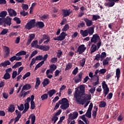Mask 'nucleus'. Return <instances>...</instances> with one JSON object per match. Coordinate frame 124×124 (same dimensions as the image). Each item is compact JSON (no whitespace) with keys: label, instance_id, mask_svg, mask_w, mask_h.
Listing matches in <instances>:
<instances>
[{"label":"nucleus","instance_id":"obj_1","mask_svg":"<svg viewBox=\"0 0 124 124\" xmlns=\"http://www.w3.org/2000/svg\"><path fill=\"white\" fill-rule=\"evenodd\" d=\"M85 88H86V85L82 84L80 85L78 88H75L74 97L76 101H79L80 99L83 97V95H85Z\"/></svg>","mask_w":124,"mask_h":124},{"label":"nucleus","instance_id":"obj_2","mask_svg":"<svg viewBox=\"0 0 124 124\" xmlns=\"http://www.w3.org/2000/svg\"><path fill=\"white\" fill-rule=\"evenodd\" d=\"M59 104H60V108L62 110H66L68 107H69V103H68V100L66 98H63L59 101Z\"/></svg>","mask_w":124,"mask_h":124},{"label":"nucleus","instance_id":"obj_3","mask_svg":"<svg viewBox=\"0 0 124 124\" xmlns=\"http://www.w3.org/2000/svg\"><path fill=\"white\" fill-rule=\"evenodd\" d=\"M83 99H81V98H79V101H77V102H78L79 104L84 105L86 102L87 101H90L89 100H91V99H92V95H91V94H86L83 97Z\"/></svg>","mask_w":124,"mask_h":124},{"label":"nucleus","instance_id":"obj_4","mask_svg":"<svg viewBox=\"0 0 124 124\" xmlns=\"http://www.w3.org/2000/svg\"><path fill=\"white\" fill-rule=\"evenodd\" d=\"M102 87L103 88V90H104V93L105 97H106V95L109 93V88L108 87V85L107 84H106V82L105 81H103L102 82Z\"/></svg>","mask_w":124,"mask_h":124},{"label":"nucleus","instance_id":"obj_5","mask_svg":"<svg viewBox=\"0 0 124 124\" xmlns=\"http://www.w3.org/2000/svg\"><path fill=\"white\" fill-rule=\"evenodd\" d=\"M35 26V19H32L29 22H28L25 26L27 30H31Z\"/></svg>","mask_w":124,"mask_h":124},{"label":"nucleus","instance_id":"obj_6","mask_svg":"<svg viewBox=\"0 0 124 124\" xmlns=\"http://www.w3.org/2000/svg\"><path fill=\"white\" fill-rule=\"evenodd\" d=\"M107 0V1H109L108 2H106L105 3V5L107 7H113L114 5L115 4V2L120 1V0Z\"/></svg>","mask_w":124,"mask_h":124},{"label":"nucleus","instance_id":"obj_7","mask_svg":"<svg viewBox=\"0 0 124 124\" xmlns=\"http://www.w3.org/2000/svg\"><path fill=\"white\" fill-rule=\"evenodd\" d=\"M93 105L92 104V103H91L85 115V117H87V118H92V110H93Z\"/></svg>","mask_w":124,"mask_h":124},{"label":"nucleus","instance_id":"obj_8","mask_svg":"<svg viewBox=\"0 0 124 124\" xmlns=\"http://www.w3.org/2000/svg\"><path fill=\"white\" fill-rule=\"evenodd\" d=\"M30 102H31V97H28L26 100V103L24 104L25 108L22 112V114H25L29 110L30 108Z\"/></svg>","mask_w":124,"mask_h":124},{"label":"nucleus","instance_id":"obj_9","mask_svg":"<svg viewBox=\"0 0 124 124\" xmlns=\"http://www.w3.org/2000/svg\"><path fill=\"white\" fill-rule=\"evenodd\" d=\"M87 50V47L85 46V45H81L79 46L77 50V52L78 53V55L83 54Z\"/></svg>","mask_w":124,"mask_h":124},{"label":"nucleus","instance_id":"obj_10","mask_svg":"<svg viewBox=\"0 0 124 124\" xmlns=\"http://www.w3.org/2000/svg\"><path fill=\"white\" fill-rule=\"evenodd\" d=\"M100 39V38L99 37V36H98V34H93L92 37L91 39V42H92V43H97V42L99 41Z\"/></svg>","mask_w":124,"mask_h":124},{"label":"nucleus","instance_id":"obj_11","mask_svg":"<svg viewBox=\"0 0 124 124\" xmlns=\"http://www.w3.org/2000/svg\"><path fill=\"white\" fill-rule=\"evenodd\" d=\"M67 34L64 32H62L60 35L57 37L56 38H54V40H58V41H62L65 38V36H66Z\"/></svg>","mask_w":124,"mask_h":124},{"label":"nucleus","instance_id":"obj_12","mask_svg":"<svg viewBox=\"0 0 124 124\" xmlns=\"http://www.w3.org/2000/svg\"><path fill=\"white\" fill-rule=\"evenodd\" d=\"M35 37V34L34 33H32L29 35V39L27 40V42L26 43V45L27 46H29L31 43V41L34 39V38Z\"/></svg>","mask_w":124,"mask_h":124},{"label":"nucleus","instance_id":"obj_13","mask_svg":"<svg viewBox=\"0 0 124 124\" xmlns=\"http://www.w3.org/2000/svg\"><path fill=\"white\" fill-rule=\"evenodd\" d=\"M82 76H83V73L80 72L78 74V76H77V78H76L74 79V80L75 83H76V84L79 83V82H81V81H82Z\"/></svg>","mask_w":124,"mask_h":124},{"label":"nucleus","instance_id":"obj_14","mask_svg":"<svg viewBox=\"0 0 124 124\" xmlns=\"http://www.w3.org/2000/svg\"><path fill=\"white\" fill-rule=\"evenodd\" d=\"M78 114L77 111H74L69 115V120H75V119L78 117Z\"/></svg>","mask_w":124,"mask_h":124},{"label":"nucleus","instance_id":"obj_15","mask_svg":"<svg viewBox=\"0 0 124 124\" xmlns=\"http://www.w3.org/2000/svg\"><path fill=\"white\" fill-rule=\"evenodd\" d=\"M115 77L117 78V82H119V80L121 78V69L119 68L116 69V76Z\"/></svg>","mask_w":124,"mask_h":124},{"label":"nucleus","instance_id":"obj_16","mask_svg":"<svg viewBox=\"0 0 124 124\" xmlns=\"http://www.w3.org/2000/svg\"><path fill=\"white\" fill-rule=\"evenodd\" d=\"M83 20L85 22L87 27L93 26V20L87 18H84Z\"/></svg>","mask_w":124,"mask_h":124},{"label":"nucleus","instance_id":"obj_17","mask_svg":"<svg viewBox=\"0 0 124 124\" xmlns=\"http://www.w3.org/2000/svg\"><path fill=\"white\" fill-rule=\"evenodd\" d=\"M7 11L9 13V15H10L11 16H15L17 15V13H16L15 11L12 9H8Z\"/></svg>","mask_w":124,"mask_h":124},{"label":"nucleus","instance_id":"obj_18","mask_svg":"<svg viewBox=\"0 0 124 124\" xmlns=\"http://www.w3.org/2000/svg\"><path fill=\"white\" fill-rule=\"evenodd\" d=\"M49 69H47L51 74H53V72L57 69V66L55 64H52L49 66Z\"/></svg>","mask_w":124,"mask_h":124},{"label":"nucleus","instance_id":"obj_19","mask_svg":"<svg viewBox=\"0 0 124 124\" xmlns=\"http://www.w3.org/2000/svg\"><path fill=\"white\" fill-rule=\"evenodd\" d=\"M88 34L90 35H93V32H94V28L93 27H91L86 29Z\"/></svg>","mask_w":124,"mask_h":124},{"label":"nucleus","instance_id":"obj_20","mask_svg":"<svg viewBox=\"0 0 124 124\" xmlns=\"http://www.w3.org/2000/svg\"><path fill=\"white\" fill-rule=\"evenodd\" d=\"M44 40H46L44 43V44H47L50 41V36L47 34H44L43 36Z\"/></svg>","mask_w":124,"mask_h":124},{"label":"nucleus","instance_id":"obj_21","mask_svg":"<svg viewBox=\"0 0 124 124\" xmlns=\"http://www.w3.org/2000/svg\"><path fill=\"white\" fill-rule=\"evenodd\" d=\"M62 13L63 17H67V16H69L70 14H71V12H70V10H62Z\"/></svg>","mask_w":124,"mask_h":124},{"label":"nucleus","instance_id":"obj_22","mask_svg":"<svg viewBox=\"0 0 124 124\" xmlns=\"http://www.w3.org/2000/svg\"><path fill=\"white\" fill-rule=\"evenodd\" d=\"M80 33L83 37H86V36H88V35H89L87 29L85 30H80Z\"/></svg>","mask_w":124,"mask_h":124},{"label":"nucleus","instance_id":"obj_23","mask_svg":"<svg viewBox=\"0 0 124 124\" xmlns=\"http://www.w3.org/2000/svg\"><path fill=\"white\" fill-rule=\"evenodd\" d=\"M50 84V80L49 79L46 78L44 79L43 82H42V85L44 87H46L47 85H49Z\"/></svg>","mask_w":124,"mask_h":124},{"label":"nucleus","instance_id":"obj_24","mask_svg":"<svg viewBox=\"0 0 124 124\" xmlns=\"http://www.w3.org/2000/svg\"><path fill=\"white\" fill-rule=\"evenodd\" d=\"M57 93V91L54 89H52L47 92V94H48L50 97H52L53 95Z\"/></svg>","mask_w":124,"mask_h":124},{"label":"nucleus","instance_id":"obj_25","mask_svg":"<svg viewBox=\"0 0 124 124\" xmlns=\"http://www.w3.org/2000/svg\"><path fill=\"white\" fill-rule=\"evenodd\" d=\"M111 60V57H107L106 59L103 60V65H107L109 63V61Z\"/></svg>","mask_w":124,"mask_h":124},{"label":"nucleus","instance_id":"obj_26","mask_svg":"<svg viewBox=\"0 0 124 124\" xmlns=\"http://www.w3.org/2000/svg\"><path fill=\"white\" fill-rule=\"evenodd\" d=\"M98 108L96 106L94 107V110H93L92 112V116L93 117L94 119H95L96 118V114L97 113V109Z\"/></svg>","mask_w":124,"mask_h":124},{"label":"nucleus","instance_id":"obj_27","mask_svg":"<svg viewBox=\"0 0 124 124\" xmlns=\"http://www.w3.org/2000/svg\"><path fill=\"white\" fill-rule=\"evenodd\" d=\"M31 88V86L29 84H26L23 86L22 90V91H28L30 90Z\"/></svg>","mask_w":124,"mask_h":124},{"label":"nucleus","instance_id":"obj_28","mask_svg":"<svg viewBox=\"0 0 124 124\" xmlns=\"http://www.w3.org/2000/svg\"><path fill=\"white\" fill-rule=\"evenodd\" d=\"M97 48V47L96 46V45L94 44L92 45L90 49L91 54H93V53H94V52L96 51Z\"/></svg>","mask_w":124,"mask_h":124},{"label":"nucleus","instance_id":"obj_29","mask_svg":"<svg viewBox=\"0 0 124 124\" xmlns=\"http://www.w3.org/2000/svg\"><path fill=\"white\" fill-rule=\"evenodd\" d=\"M15 111V107L14 105H11L8 108V112L13 113Z\"/></svg>","mask_w":124,"mask_h":124},{"label":"nucleus","instance_id":"obj_30","mask_svg":"<svg viewBox=\"0 0 124 124\" xmlns=\"http://www.w3.org/2000/svg\"><path fill=\"white\" fill-rule=\"evenodd\" d=\"M11 20H12L11 18L9 17V16H7L5 21V23L8 26H10L11 25Z\"/></svg>","mask_w":124,"mask_h":124},{"label":"nucleus","instance_id":"obj_31","mask_svg":"<svg viewBox=\"0 0 124 124\" xmlns=\"http://www.w3.org/2000/svg\"><path fill=\"white\" fill-rule=\"evenodd\" d=\"M98 19H100V16L98 15H93L92 16V21H96L98 20Z\"/></svg>","mask_w":124,"mask_h":124},{"label":"nucleus","instance_id":"obj_32","mask_svg":"<svg viewBox=\"0 0 124 124\" xmlns=\"http://www.w3.org/2000/svg\"><path fill=\"white\" fill-rule=\"evenodd\" d=\"M40 83H41V81H40V79H39V78H37L35 86V89H36V90H37V88H38V86H39V85H40Z\"/></svg>","mask_w":124,"mask_h":124},{"label":"nucleus","instance_id":"obj_33","mask_svg":"<svg viewBox=\"0 0 124 124\" xmlns=\"http://www.w3.org/2000/svg\"><path fill=\"white\" fill-rule=\"evenodd\" d=\"M10 74H9V73H6L4 75L3 78L4 79V80H8V79H10Z\"/></svg>","mask_w":124,"mask_h":124},{"label":"nucleus","instance_id":"obj_34","mask_svg":"<svg viewBox=\"0 0 124 124\" xmlns=\"http://www.w3.org/2000/svg\"><path fill=\"white\" fill-rule=\"evenodd\" d=\"M71 67H72V64L71 63H68L66 65L65 71H67V70L71 69Z\"/></svg>","mask_w":124,"mask_h":124},{"label":"nucleus","instance_id":"obj_35","mask_svg":"<svg viewBox=\"0 0 124 124\" xmlns=\"http://www.w3.org/2000/svg\"><path fill=\"white\" fill-rule=\"evenodd\" d=\"M21 65H22V62H16V64L13 66L12 68H17V67L21 66Z\"/></svg>","mask_w":124,"mask_h":124},{"label":"nucleus","instance_id":"obj_36","mask_svg":"<svg viewBox=\"0 0 124 124\" xmlns=\"http://www.w3.org/2000/svg\"><path fill=\"white\" fill-rule=\"evenodd\" d=\"M101 62H102L105 57L107 56V54L105 52H103L101 53Z\"/></svg>","mask_w":124,"mask_h":124},{"label":"nucleus","instance_id":"obj_37","mask_svg":"<svg viewBox=\"0 0 124 124\" xmlns=\"http://www.w3.org/2000/svg\"><path fill=\"white\" fill-rule=\"evenodd\" d=\"M59 120V117L57 116L56 115H53L51 119L52 122H53V124H55L57 122V121Z\"/></svg>","mask_w":124,"mask_h":124},{"label":"nucleus","instance_id":"obj_38","mask_svg":"<svg viewBox=\"0 0 124 124\" xmlns=\"http://www.w3.org/2000/svg\"><path fill=\"white\" fill-rule=\"evenodd\" d=\"M22 7L23 10H24L25 11H27V10L29 9V5L27 4L23 3L22 4Z\"/></svg>","mask_w":124,"mask_h":124},{"label":"nucleus","instance_id":"obj_39","mask_svg":"<svg viewBox=\"0 0 124 124\" xmlns=\"http://www.w3.org/2000/svg\"><path fill=\"white\" fill-rule=\"evenodd\" d=\"M36 26L39 28H43L44 27V23L41 21H38L36 24Z\"/></svg>","mask_w":124,"mask_h":124},{"label":"nucleus","instance_id":"obj_40","mask_svg":"<svg viewBox=\"0 0 124 124\" xmlns=\"http://www.w3.org/2000/svg\"><path fill=\"white\" fill-rule=\"evenodd\" d=\"M85 63H86V59L83 58L82 59V60L80 61V66L84 67V65H85Z\"/></svg>","mask_w":124,"mask_h":124},{"label":"nucleus","instance_id":"obj_41","mask_svg":"<svg viewBox=\"0 0 124 124\" xmlns=\"http://www.w3.org/2000/svg\"><path fill=\"white\" fill-rule=\"evenodd\" d=\"M38 43V41H37V40H35V41H33L32 42L31 44V47H35V48H36V46H37Z\"/></svg>","mask_w":124,"mask_h":124},{"label":"nucleus","instance_id":"obj_42","mask_svg":"<svg viewBox=\"0 0 124 124\" xmlns=\"http://www.w3.org/2000/svg\"><path fill=\"white\" fill-rule=\"evenodd\" d=\"M8 32V29H4L1 31V33H0V35H4L5 34H6Z\"/></svg>","mask_w":124,"mask_h":124},{"label":"nucleus","instance_id":"obj_43","mask_svg":"<svg viewBox=\"0 0 124 124\" xmlns=\"http://www.w3.org/2000/svg\"><path fill=\"white\" fill-rule=\"evenodd\" d=\"M49 73H51V72H49V70H46V77L49 79H52V78H53V75H49Z\"/></svg>","mask_w":124,"mask_h":124},{"label":"nucleus","instance_id":"obj_44","mask_svg":"<svg viewBox=\"0 0 124 124\" xmlns=\"http://www.w3.org/2000/svg\"><path fill=\"white\" fill-rule=\"evenodd\" d=\"M107 72V70L105 68L101 69L99 70V74H105Z\"/></svg>","mask_w":124,"mask_h":124},{"label":"nucleus","instance_id":"obj_45","mask_svg":"<svg viewBox=\"0 0 124 124\" xmlns=\"http://www.w3.org/2000/svg\"><path fill=\"white\" fill-rule=\"evenodd\" d=\"M30 76H31V72H28L27 73H26L23 77V80H25V79H26V78H28V77H30Z\"/></svg>","mask_w":124,"mask_h":124},{"label":"nucleus","instance_id":"obj_46","mask_svg":"<svg viewBox=\"0 0 124 124\" xmlns=\"http://www.w3.org/2000/svg\"><path fill=\"white\" fill-rule=\"evenodd\" d=\"M41 98H42V100H45V99H47V98H48V94H44L41 96Z\"/></svg>","mask_w":124,"mask_h":124},{"label":"nucleus","instance_id":"obj_47","mask_svg":"<svg viewBox=\"0 0 124 124\" xmlns=\"http://www.w3.org/2000/svg\"><path fill=\"white\" fill-rule=\"evenodd\" d=\"M57 62H58V58L56 57H53L50 60V62L52 63H56Z\"/></svg>","mask_w":124,"mask_h":124},{"label":"nucleus","instance_id":"obj_48","mask_svg":"<svg viewBox=\"0 0 124 124\" xmlns=\"http://www.w3.org/2000/svg\"><path fill=\"white\" fill-rule=\"evenodd\" d=\"M94 81H94V82H93V86H96L98 85V84H99V78H98V77H97V79H94Z\"/></svg>","mask_w":124,"mask_h":124},{"label":"nucleus","instance_id":"obj_49","mask_svg":"<svg viewBox=\"0 0 124 124\" xmlns=\"http://www.w3.org/2000/svg\"><path fill=\"white\" fill-rule=\"evenodd\" d=\"M68 29H69V25H68V24H66L62 28V31H66Z\"/></svg>","mask_w":124,"mask_h":124},{"label":"nucleus","instance_id":"obj_50","mask_svg":"<svg viewBox=\"0 0 124 124\" xmlns=\"http://www.w3.org/2000/svg\"><path fill=\"white\" fill-rule=\"evenodd\" d=\"M1 17H6V16L7 15V12L6 11H2L1 13H0Z\"/></svg>","mask_w":124,"mask_h":124},{"label":"nucleus","instance_id":"obj_51","mask_svg":"<svg viewBox=\"0 0 124 124\" xmlns=\"http://www.w3.org/2000/svg\"><path fill=\"white\" fill-rule=\"evenodd\" d=\"M106 106V103L104 101L101 102L99 104V107L104 108Z\"/></svg>","mask_w":124,"mask_h":124},{"label":"nucleus","instance_id":"obj_52","mask_svg":"<svg viewBox=\"0 0 124 124\" xmlns=\"http://www.w3.org/2000/svg\"><path fill=\"white\" fill-rule=\"evenodd\" d=\"M89 92L92 94H93L94 93V92H95V87H92L90 90H89Z\"/></svg>","mask_w":124,"mask_h":124},{"label":"nucleus","instance_id":"obj_53","mask_svg":"<svg viewBox=\"0 0 124 124\" xmlns=\"http://www.w3.org/2000/svg\"><path fill=\"white\" fill-rule=\"evenodd\" d=\"M31 108L32 110L34 109L35 108V103L34 102H31Z\"/></svg>","mask_w":124,"mask_h":124},{"label":"nucleus","instance_id":"obj_54","mask_svg":"<svg viewBox=\"0 0 124 124\" xmlns=\"http://www.w3.org/2000/svg\"><path fill=\"white\" fill-rule=\"evenodd\" d=\"M43 51H48L50 48V46H43Z\"/></svg>","mask_w":124,"mask_h":124},{"label":"nucleus","instance_id":"obj_55","mask_svg":"<svg viewBox=\"0 0 124 124\" xmlns=\"http://www.w3.org/2000/svg\"><path fill=\"white\" fill-rule=\"evenodd\" d=\"M124 119V116H123L122 114H120L118 118H117V121L118 122H122L123 120Z\"/></svg>","mask_w":124,"mask_h":124},{"label":"nucleus","instance_id":"obj_56","mask_svg":"<svg viewBox=\"0 0 124 124\" xmlns=\"http://www.w3.org/2000/svg\"><path fill=\"white\" fill-rule=\"evenodd\" d=\"M35 61H36V60L34 58L32 59L31 62L30 63V67L31 68V66L33 65V64H34L35 63Z\"/></svg>","mask_w":124,"mask_h":124},{"label":"nucleus","instance_id":"obj_57","mask_svg":"<svg viewBox=\"0 0 124 124\" xmlns=\"http://www.w3.org/2000/svg\"><path fill=\"white\" fill-rule=\"evenodd\" d=\"M62 72V71H60L59 70H56L54 72L55 77H57V76H59V75Z\"/></svg>","mask_w":124,"mask_h":124},{"label":"nucleus","instance_id":"obj_58","mask_svg":"<svg viewBox=\"0 0 124 124\" xmlns=\"http://www.w3.org/2000/svg\"><path fill=\"white\" fill-rule=\"evenodd\" d=\"M14 21H16V22L17 24H20L21 23V20H20V18L15 17L14 18Z\"/></svg>","mask_w":124,"mask_h":124},{"label":"nucleus","instance_id":"obj_59","mask_svg":"<svg viewBox=\"0 0 124 124\" xmlns=\"http://www.w3.org/2000/svg\"><path fill=\"white\" fill-rule=\"evenodd\" d=\"M36 61H41L43 59V56L42 55H39L35 58Z\"/></svg>","mask_w":124,"mask_h":124},{"label":"nucleus","instance_id":"obj_60","mask_svg":"<svg viewBox=\"0 0 124 124\" xmlns=\"http://www.w3.org/2000/svg\"><path fill=\"white\" fill-rule=\"evenodd\" d=\"M16 76H17V71H13L12 73L13 79H15V78H16Z\"/></svg>","mask_w":124,"mask_h":124},{"label":"nucleus","instance_id":"obj_61","mask_svg":"<svg viewBox=\"0 0 124 124\" xmlns=\"http://www.w3.org/2000/svg\"><path fill=\"white\" fill-rule=\"evenodd\" d=\"M37 53H38L37 52V50H34L31 55V58L34 57V56H35V55H36Z\"/></svg>","mask_w":124,"mask_h":124},{"label":"nucleus","instance_id":"obj_62","mask_svg":"<svg viewBox=\"0 0 124 124\" xmlns=\"http://www.w3.org/2000/svg\"><path fill=\"white\" fill-rule=\"evenodd\" d=\"M16 115H17L16 117H17L18 118H21V116H22L21 115V112L18 111V110L16 109Z\"/></svg>","mask_w":124,"mask_h":124},{"label":"nucleus","instance_id":"obj_63","mask_svg":"<svg viewBox=\"0 0 124 124\" xmlns=\"http://www.w3.org/2000/svg\"><path fill=\"white\" fill-rule=\"evenodd\" d=\"M31 124H34V123H35V116L34 115L31 117Z\"/></svg>","mask_w":124,"mask_h":124},{"label":"nucleus","instance_id":"obj_64","mask_svg":"<svg viewBox=\"0 0 124 124\" xmlns=\"http://www.w3.org/2000/svg\"><path fill=\"white\" fill-rule=\"evenodd\" d=\"M77 73H78V68L76 67L73 71V74L76 75Z\"/></svg>","mask_w":124,"mask_h":124}]
</instances>
